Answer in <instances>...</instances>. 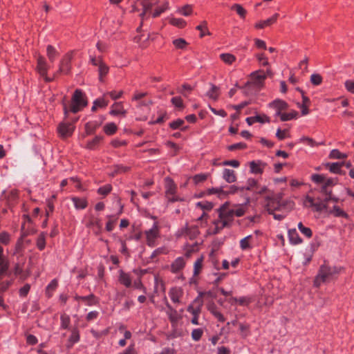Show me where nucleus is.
<instances>
[{
    "mask_svg": "<svg viewBox=\"0 0 354 354\" xmlns=\"http://www.w3.org/2000/svg\"><path fill=\"white\" fill-rule=\"evenodd\" d=\"M218 218L214 221L213 226L209 228V233L216 234L223 228L229 227L235 216L241 217L245 212V207L243 205L236 204L231 205L230 203L225 202L218 209Z\"/></svg>",
    "mask_w": 354,
    "mask_h": 354,
    "instance_id": "1",
    "label": "nucleus"
},
{
    "mask_svg": "<svg viewBox=\"0 0 354 354\" xmlns=\"http://www.w3.org/2000/svg\"><path fill=\"white\" fill-rule=\"evenodd\" d=\"M168 8L169 3L165 2L152 12L151 5L147 0H138L132 6V12L142 10L139 15L142 20H143L145 18H147L149 16H152L153 18L157 17L161 13L167 10Z\"/></svg>",
    "mask_w": 354,
    "mask_h": 354,
    "instance_id": "2",
    "label": "nucleus"
},
{
    "mask_svg": "<svg viewBox=\"0 0 354 354\" xmlns=\"http://www.w3.org/2000/svg\"><path fill=\"white\" fill-rule=\"evenodd\" d=\"M311 180L315 183L320 185L319 192L324 196V198L321 201L322 202L326 203L328 206V202L331 201L329 197L332 196V187L337 183V179L332 178H327L323 174H315L311 176Z\"/></svg>",
    "mask_w": 354,
    "mask_h": 354,
    "instance_id": "3",
    "label": "nucleus"
},
{
    "mask_svg": "<svg viewBox=\"0 0 354 354\" xmlns=\"http://www.w3.org/2000/svg\"><path fill=\"white\" fill-rule=\"evenodd\" d=\"M266 79V75L263 71L259 70L252 73L250 80L242 88L243 93L245 95L255 94L263 87Z\"/></svg>",
    "mask_w": 354,
    "mask_h": 354,
    "instance_id": "4",
    "label": "nucleus"
},
{
    "mask_svg": "<svg viewBox=\"0 0 354 354\" xmlns=\"http://www.w3.org/2000/svg\"><path fill=\"white\" fill-rule=\"evenodd\" d=\"M342 270L341 267L332 266L324 263L321 266L314 280V286L319 287L322 283H327L336 278Z\"/></svg>",
    "mask_w": 354,
    "mask_h": 354,
    "instance_id": "5",
    "label": "nucleus"
},
{
    "mask_svg": "<svg viewBox=\"0 0 354 354\" xmlns=\"http://www.w3.org/2000/svg\"><path fill=\"white\" fill-rule=\"evenodd\" d=\"M87 105L85 95L80 89H76L73 93L71 102L68 105L63 104L64 113L66 118H68L69 113H76L83 109Z\"/></svg>",
    "mask_w": 354,
    "mask_h": 354,
    "instance_id": "6",
    "label": "nucleus"
},
{
    "mask_svg": "<svg viewBox=\"0 0 354 354\" xmlns=\"http://www.w3.org/2000/svg\"><path fill=\"white\" fill-rule=\"evenodd\" d=\"M146 242L148 246L155 247L156 245V239L160 236V226L158 222H154L152 227L144 232Z\"/></svg>",
    "mask_w": 354,
    "mask_h": 354,
    "instance_id": "7",
    "label": "nucleus"
},
{
    "mask_svg": "<svg viewBox=\"0 0 354 354\" xmlns=\"http://www.w3.org/2000/svg\"><path fill=\"white\" fill-rule=\"evenodd\" d=\"M3 248L0 246V279L3 278L8 274V266L6 261L3 259ZM11 284V281L6 280L0 282V291H5Z\"/></svg>",
    "mask_w": 354,
    "mask_h": 354,
    "instance_id": "8",
    "label": "nucleus"
},
{
    "mask_svg": "<svg viewBox=\"0 0 354 354\" xmlns=\"http://www.w3.org/2000/svg\"><path fill=\"white\" fill-rule=\"evenodd\" d=\"M176 192V185L171 178H167L165 179V194L170 202H175L180 200L175 196Z\"/></svg>",
    "mask_w": 354,
    "mask_h": 354,
    "instance_id": "9",
    "label": "nucleus"
},
{
    "mask_svg": "<svg viewBox=\"0 0 354 354\" xmlns=\"http://www.w3.org/2000/svg\"><path fill=\"white\" fill-rule=\"evenodd\" d=\"M304 205L312 207L314 208L315 211L318 212H321L324 210H328V205L326 203L322 202V201L319 199V201L315 202L314 199L309 196L306 197L304 201Z\"/></svg>",
    "mask_w": 354,
    "mask_h": 354,
    "instance_id": "10",
    "label": "nucleus"
},
{
    "mask_svg": "<svg viewBox=\"0 0 354 354\" xmlns=\"http://www.w3.org/2000/svg\"><path fill=\"white\" fill-rule=\"evenodd\" d=\"M91 62L98 67L99 79L102 82L103 77L109 73V66L100 57H91Z\"/></svg>",
    "mask_w": 354,
    "mask_h": 354,
    "instance_id": "11",
    "label": "nucleus"
},
{
    "mask_svg": "<svg viewBox=\"0 0 354 354\" xmlns=\"http://www.w3.org/2000/svg\"><path fill=\"white\" fill-rule=\"evenodd\" d=\"M77 120V118H75L73 120V122H63L59 124L58 127V131L61 136L62 137H68L71 135H72L75 127L73 125V123L75 122Z\"/></svg>",
    "mask_w": 354,
    "mask_h": 354,
    "instance_id": "12",
    "label": "nucleus"
},
{
    "mask_svg": "<svg viewBox=\"0 0 354 354\" xmlns=\"http://www.w3.org/2000/svg\"><path fill=\"white\" fill-rule=\"evenodd\" d=\"M48 69V66L45 58L42 56H39L37 57V70L40 75L42 76L46 82H50L51 80L47 77Z\"/></svg>",
    "mask_w": 354,
    "mask_h": 354,
    "instance_id": "13",
    "label": "nucleus"
},
{
    "mask_svg": "<svg viewBox=\"0 0 354 354\" xmlns=\"http://www.w3.org/2000/svg\"><path fill=\"white\" fill-rule=\"evenodd\" d=\"M196 302L195 300L192 304L187 307V311L189 312L192 315L193 318L191 322L194 325H198V316L201 311L202 304H199L198 306H194V304Z\"/></svg>",
    "mask_w": 354,
    "mask_h": 354,
    "instance_id": "14",
    "label": "nucleus"
},
{
    "mask_svg": "<svg viewBox=\"0 0 354 354\" xmlns=\"http://www.w3.org/2000/svg\"><path fill=\"white\" fill-rule=\"evenodd\" d=\"M199 234L198 227L196 225L188 226L187 225L181 230L180 235L188 236L190 239H195Z\"/></svg>",
    "mask_w": 354,
    "mask_h": 354,
    "instance_id": "15",
    "label": "nucleus"
},
{
    "mask_svg": "<svg viewBox=\"0 0 354 354\" xmlns=\"http://www.w3.org/2000/svg\"><path fill=\"white\" fill-rule=\"evenodd\" d=\"M74 299L76 301H82L85 303L86 305L88 306H92L97 305L98 303L97 299L95 297V296L93 294H91L88 296H79L75 295L74 297Z\"/></svg>",
    "mask_w": 354,
    "mask_h": 354,
    "instance_id": "16",
    "label": "nucleus"
},
{
    "mask_svg": "<svg viewBox=\"0 0 354 354\" xmlns=\"http://www.w3.org/2000/svg\"><path fill=\"white\" fill-rule=\"evenodd\" d=\"M281 198V197L280 196H277L268 201L267 208L270 214H273L272 212L274 210L280 209L281 205L280 202Z\"/></svg>",
    "mask_w": 354,
    "mask_h": 354,
    "instance_id": "17",
    "label": "nucleus"
},
{
    "mask_svg": "<svg viewBox=\"0 0 354 354\" xmlns=\"http://www.w3.org/2000/svg\"><path fill=\"white\" fill-rule=\"evenodd\" d=\"M269 106L276 109V115H279L281 111L288 108V104L283 100H275L269 104Z\"/></svg>",
    "mask_w": 354,
    "mask_h": 354,
    "instance_id": "18",
    "label": "nucleus"
},
{
    "mask_svg": "<svg viewBox=\"0 0 354 354\" xmlns=\"http://www.w3.org/2000/svg\"><path fill=\"white\" fill-rule=\"evenodd\" d=\"M266 164L261 160L252 161L250 162V171L255 174H262Z\"/></svg>",
    "mask_w": 354,
    "mask_h": 354,
    "instance_id": "19",
    "label": "nucleus"
},
{
    "mask_svg": "<svg viewBox=\"0 0 354 354\" xmlns=\"http://www.w3.org/2000/svg\"><path fill=\"white\" fill-rule=\"evenodd\" d=\"M119 282L127 288H129L132 284V279L129 273L124 272L123 270H119Z\"/></svg>",
    "mask_w": 354,
    "mask_h": 354,
    "instance_id": "20",
    "label": "nucleus"
},
{
    "mask_svg": "<svg viewBox=\"0 0 354 354\" xmlns=\"http://www.w3.org/2000/svg\"><path fill=\"white\" fill-rule=\"evenodd\" d=\"M278 17H279V14L276 13L274 15H272L270 18H269L266 20L260 21L258 23H257L255 24V28H263L266 26H270L277 21Z\"/></svg>",
    "mask_w": 354,
    "mask_h": 354,
    "instance_id": "21",
    "label": "nucleus"
},
{
    "mask_svg": "<svg viewBox=\"0 0 354 354\" xmlns=\"http://www.w3.org/2000/svg\"><path fill=\"white\" fill-rule=\"evenodd\" d=\"M223 178L228 183L236 182V176L234 170L230 169H224L223 171Z\"/></svg>",
    "mask_w": 354,
    "mask_h": 354,
    "instance_id": "22",
    "label": "nucleus"
},
{
    "mask_svg": "<svg viewBox=\"0 0 354 354\" xmlns=\"http://www.w3.org/2000/svg\"><path fill=\"white\" fill-rule=\"evenodd\" d=\"M71 59V55L68 54L61 61L59 71L60 73H68L70 71V62Z\"/></svg>",
    "mask_w": 354,
    "mask_h": 354,
    "instance_id": "23",
    "label": "nucleus"
},
{
    "mask_svg": "<svg viewBox=\"0 0 354 354\" xmlns=\"http://www.w3.org/2000/svg\"><path fill=\"white\" fill-rule=\"evenodd\" d=\"M185 262L183 257H178L171 264V270L176 273L181 270L185 266Z\"/></svg>",
    "mask_w": 354,
    "mask_h": 354,
    "instance_id": "24",
    "label": "nucleus"
},
{
    "mask_svg": "<svg viewBox=\"0 0 354 354\" xmlns=\"http://www.w3.org/2000/svg\"><path fill=\"white\" fill-rule=\"evenodd\" d=\"M288 238L290 243L293 245H297L302 242V239L299 237L296 229L288 230Z\"/></svg>",
    "mask_w": 354,
    "mask_h": 354,
    "instance_id": "25",
    "label": "nucleus"
},
{
    "mask_svg": "<svg viewBox=\"0 0 354 354\" xmlns=\"http://www.w3.org/2000/svg\"><path fill=\"white\" fill-rule=\"evenodd\" d=\"M327 212L329 214L335 217H343L345 218H348V214L337 205H334L332 209L327 210Z\"/></svg>",
    "mask_w": 354,
    "mask_h": 354,
    "instance_id": "26",
    "label": "nucleus"
},
{
    "mask_svg": "<svg viewBox=\"0 0 354 354\" xmlns=\"http://www.w3.org/2000/svg\"><path fill=\"white\" fill-rule=\"evenodd\" d=\"M126 111L124 109L123 106L121 102H115L111 106V110L110 111V114L113 115H126Z\"/></svg>",
    "mask_w": 354,
    "mask_h": 354,
    "instance_id": "27",
    "label": "nucleus"
},
{
    "mask_svg": "<svg viewBox=\"0 0 354 354\" xmlns=\"http://www.w3.org/2000/svg\"><path fill=\"white\" fill-rule=\"evenodd\" d=\"M80 340V332L79 330L76 328H73L71 330V335L68 340V347H72L74 344L78 342Z\"/></svg>",
    "mask_w": 354,
    "mask_h": 354,
    "instance_id": "28",
    "label": "nucleus"
},
{
    "mask_svg": "<svg viewBox=\"0 0 354 354\" xmlns=\"http://www.w3.org/2000/svg\"><path fill=\"white\" fill-rule=\"evenodd\" d=\"M169 297L171 301L174 303H179L180 298L182 296V290L178 288H173L170 290Z\"/></svg>",
    "mask_w": 354,
    "mask_h": 354,
    "instance_id": "29",
    "label": "nucleus"
},
{
    "mask_svg": "<svg viewBox=\"0 0 354 354\" xmlns=\"http://www.w3.org/2000/svg\"><path fill=\"white\" fill-rule=\"evenodd\" d=\"M71 199L75 207L77 209H85L87 206V201L84 198L73 197Z\"/></svg>",
    "mask_w": 354,
    "mask_h": 354,
    "instance_id": "30",
    "label": "nucleus"
},
{
    "mask_svg": "<svg viewBox=\"0 0 354 354\" xmlns=\"http://www.w3.org/2000/svg\"><path fill=\"white\" fill-rule=\"evenodd\" d=\"M253 239L252 235H248L240 241V248L243 250H247L252 248L251 243Z\"/></svg>",
    "mask_w": 354,
    "mask_h": 354,
    "instance_id": "31",
    "label": "nucleus"
},
{
    "mask_svg": "<svg viewBox=\"0 0 354 354\" xmlns=\"http://www.w3.org/2000/svg\"><path fill=\"white\" fill-rule=\"evenodd\" d=\"M239 191H244V187H238L236 185H231L225 189L223 188V197H225L230 194H234L237 193Z\"/></svg>",
    "mask_w": 354,
    "mask_h": 354,
    "instance_id": "32",
    "label": "nucleus"
},
{
    "mask_svg": "<svg viewBox=\"0 0 354 354\" xmlns=\"http://www.w3.org/2000/svg\"><path fill=\"white\" fill-rule=\"evenodd\" d=\"M231 10L236 11L237 15H239V16L241 19H245L246 14H247V11L241 4H239V3L233 4L231 6Z\"/></svg>",
    "mask_w": 354,
    "mask_h": 354,
    "instance_id": "33",
    "label": "nucleus"
},
{
    "mask_svg": "<svg viewBox=\"0 0 354 354\" xmlns=\"http://www.w3.org/2000/svg\"><path fill=\"white\" fill-rule=\"evenodd\" d=\"M326 167L331 173H341L342 164L340 162H328L326 164Z\"/></svg>",
    "mask_w": 354,
    "mask_h": 354,
    "instance_id": "34",
    "label": "nucleus"
},
{
    "mask_svg": "<svg viewBox=\"0 0 354 354\" xmlns=\"http://www.w3.org/2000/svg\"><path fill=\"white\" fill-rule=\"evenodd\" d=\"M46 53H47V57L48 58V59L51 62H53L57 56L58 55V53L57 51L56 50V49L51 45H48L47 46V48H46Z\"/></svg>",
    "mask_w": 354,
    "mask_h": 354,
    "instance_id": "35",
    "label": "nucleus"
},
{
    "mask_svg": "<svg viewBox=\"0 0 354 354\" xmlns=\"http://www.w3.org/2000/svg\"><path fill=\"white\" fill-rule=\"evenodd\" d=\"M298 113L296 111H292L290 113H281L280 116L281 121H288L292 119L296 118Z\"/></svg>",
    "mask_w": 354,
    "mask_h": 354,
    "instance_id": "36",
    "label": "nucleus"
},
{
    "mask_svg": "<svg viewBox=\"0 0 354 354\" xmlns=\"http://www.w3.org/2000/svg\"><path fill=\"white\" fill-rule=\"evenodd\" d=\"M117 131V126L113 122H109L104 125V131L107 135H113Z\"/></svg>",
    "mask_w": 354,
    "mask_h": 354,
    "instance_id": "37",
    "label": "nucleus"
},
{
    "mask_svg": "<svg viewBox=\"0 0 354 354\" xmlns=\"http://www.w3.org/2000/svg\"><path fill=\"white\" fill-rule=\"evenodd\" d=\"M103 140V136H96L93 140L87 142L86 147L89 149H93Z\"/></svg>",
    "mask_w": 354,
    "mask_h": 354,
    "instance_id": "38",
    "label": "nucleus"
},
{
    "mask_svg": "<svg viewBox=\"0 0 354 354\" xmlns=\"http://www.w3.org/2000/svg\"><path fill=\"white\" fill-rule=\"evenodd\" d=\"M203 258L201 257L198 258L194 264V275L197 276L201 271L203 268Z\"/></svg>",
    "mask_w": 354,
    "mask_h": 354,
    "instance_id": "39",
    "label": "nucleus"
},
{
    "mask_svg": "<svg viewBox=\"0 0 354 354\" xmlns=\"http://www.w3.org/2000/svg\"><path fill=\"white\" fill-rule=\"evenodd\" d=\"M223 62L227 64H232L236 59V57L230 53H223L220 55Z\"/></svg>",
    "mask_w": 354,
    "mask_h": 354,
    "instance_id": "40",
    "label": "nucleus"
},
{
    "mask_svg": "<svg viewBox=\"0 0 354 354\" xmlns=\"http://www.w3.org/2000/svg\"><path fill=\"white\" fill-rule=\"evenodd\" d=\"M99 125L95 122H88L85 124V131L86 134H92Z\"/></svg>",
    "mask_w": 354,
    "mask_h": 354,
    "instance_id": "41",
    "label": "nucleus"
},
{
    "mask_svg": "<svg viewBox=\"0 0 354 354\" xmlns=\"http://www.w3.org/2000/svg\"><path fill=\"white\" fill-rule=\"evenodd\" d=\"M58 282L56 279L52 280L46 287V293L48 297L52 296L51 292L54 291L57 287Z\"/></svg>",
    "mask_w": 354,
    "mask_h": 354,
    "instance_id": "42",
    "label": "nucleus"
},
{
    "mask_svg": "<svg viewBox=\"0 0 354 354\" xmlns=\"http://www.w3.org/2000/svg\"><path fill=\"white\" fill-rule=\"evenodd\" d=\"M329 157L333 159H344L347 157V155L341 153L338 149H333L330 152Z\"/></svg>",
    "mask_w": 354,
    "mask_h": 354,
    "instance_id": "43",
    "label": "nucleus"
},
{
    "mask_svg": "<svg viewBox=\"0 0 354 354\" xmlns=\"http://www.w3.org/2000/svg\"><path fill=\"white\" fill-rule=\"evenodd\" d=\"M169 23L171 25L178 28H183L186 25V21L184 19L180 18H171L169 19Z\"/></svg>",
    "mask_w": 354,
    "mask_h": 354,
    "instance_id": "44",
    "label": "nucleus"
},
{
    "mask_svg": "<svg viewBox=\"0 0 354 354\" xmlns=\"http://www.w3.org/2000/svg\"><path fill=\"white\" fill-rule=\"evenodd\" d=\"M106 95H107L106 93L104 94L103 97L97 98L94 101V103L97 106L98 108H104L108 105L109 100H106Z\"/></svg>",
    "mask_w": 354,
    "mask_h": 354,
    "instance_id": "45",
    "label": "nucleus"
},
{
    "mask_svg": "<svg viewBox=\"0 0 354 354\" xmlns=\"http://www.w3.org/2000/svg\"><path fill=\"white\" fill-rule=\"evenodd\" d=\"M184 124V120H182V119H177L175 121H173L169 123V127L171 129H181L182 130H185L187 129V127H182V125Z\"/></svg>",
    "mask_w": 354,
    "mask_h": 354,
    "instance_id": "46",
    "label": "nucleus"
},
{
    "mask_svg": "<svg viewBox=\"0 0 354 354\" xmlns=\"http://www.w3.org/2000/svg\"><path fill=\"white\" fill-rule=\"evenodd\" d=\"M298 228L299 231L306 237L310 238L312 236V230L309 227L304 226L302 223H299Z\"/></svg>",
    "mask_w": 354,
    "mask_h": 354,
    "instance_id": "47",
    "label": "nucleus"
},
{
    "mask_svg": "<svg viewBox=\"0 0 354 354\" xmlns=\"http://www.w3.org/2000/svg\"><path fill=\"white\" fill-rule=\"evenodd\" d=\"M196 207H200L201 209L209 211L213 208L214 205L211 202L201 201V202H198L196 203Z\"/></svg>",
    "mask_w": 354,
    "mask_h": 354,
    "instance_id": "48",
    "label": "nucleus"
},
{
    "mask_svg": "<svg viewBox=\"0 0 354 354\" xmlns=\"http://www.w3.org/2000/svg\"><path fill=\"white\" fill-rule=\"evenodd\" d=\"M60 319L61 328L64 329L68 328L71 323L70 317L66 314H64L61 315Z\"/></svg>",
    "mask_w": 354,
    "mask_h": 354,
    "instance_id": "49",
    "label": "nucleus"
},
{
    "mask_svg": "<svg viewBox=\"0 0 354 354\" xmlns=\"http://www.w3.org/2000/svg\"><path fill=\"white\" fill-rule=\"evenodd\" d=\"M174 46L178 49H184L187 45V41L182 38L176 39L173 41Z\"/></svg>",
    "mask_w": 354,
    "mask_h": 354,
    "instance_id": "50",
    "label": "nucleus"
},
{
    "mask_svg": "<svg viewBox=\"0 0 354 354\" xmlns=\"http://www.w3.org/2000/svg\"><path fill=\"white\" fill-rule=\"evenodd\" d=\"M218 88L217 86H216L215 85H212L211 88L207 92V95L211 99L216 100L218 96Z\"/></svg>",
    "mask_w": 354,
    "mask_h": 354,
    "instance_id": "51",
    "label": "nucleus"
},
{
    "mask_svg": "<svg viewBox=\"0 0 354 354\" xmlns=\"http://www.w3.org/2000/svg\"><path fill=\"white\" fill-rule=\"evenodd\" d=\"M239 325L241 335L247 337L250 333V325L245 323H239Z\"/></svg>",
    "mask_w": 354,
    "mask_h": 354,
    "instance_id": "52",
    "label": "nucleus"
},
{
    "mask_svg": "<svg viewBox=\"0 0 354 354\" xmlns=\"http://www.w3.org/2000/svg\"><path fill=\"white\" fill-rule=\"evenodd\" d=\"M207 193L209 194H218L219 197H223V187L209 189Z\"/></svg>",
    "mask_w": 354,
    "mask_h": 354,
    "instance_id": "53",
    "label": "nucleus"
},
{
    "mask_svg": "<svg viewBox=\"0 0 354 354\" xmlns=\"http://www.w3.org/2000/svg\"><path fill=\"white\" fill-rule=\"evenodd\" d=\"M310 82L315 86H318L322 82V77L319 74H313L310 76Z\"/></svg>",
    "mask_w": 354,
    "mask_h": 354,
    "instance_id": "54",
    "label": "nucleus"
},
{
    "mask_svg": "<svg viewBox=\"0 0 354 354\" xmlns=\"http://www.w3.org/2000/svg\"><path fill=\"white\" fill-rule=\"evenodd\" d=\"M10 241V236L6 232L0 233V243L4 245H8Z\"/></svg>",
    "mask_w": 354,
    "mask_h": 354,
    "instance_id": "55",
    "label": "nucleus"
},
{
    "mask_svg": "<svg viewBox=\"0 0 354 354\" xmlns=\"http://www.w3.org/2000/svg\"><path fill=\"white\" fill-rule=\"evenodd\" d=\"M203 333V331L201 328L194 329L192 332V337L194 341H198L201 338Z\"/></svg>",
    "mask_w": 354,
    "mask_h": 354,
    "instance_id": "56",
    "label": "nucleus"
},
{
    "mask_svg": "<svg viewBox=\"0 0 354 354\" xmlns=\"http://www.w3.org/2000/svg\"><path fill=\"white\" fill-rule=\"evenodd\" d=\"M196 29L201 31V37H204L206 34L209 35V32L207 29V22L203 21L201 25L196 27Z\"/></svg>",
    "mask_w": 354,
    "mask_h": 354,
    "instance_id": "57",
    "label": "nucleus"
},
{
    "mask_svg": "<svg viewBox=\"0 0 354 354\" xmlns=\"http://www.w3.org/2000/svg\"><path fill=\"white\" fill-rule=\"evenodd\" d=\"M46 245L45 237L44 234H40L37 239V246L39 250H42Z\"/></svg>",
    "mask_w": 354,
    "mask_h": 354,
    "instance_id": "58",
    "label": "nucleus"
},
{
    "mask_svg": "<svg viewBox=\"0 0 354 354\" xmlns=\"http://www.w3.org/2000/svg\"><path fill=\"white\" fill-rule=\"evenodd\" d=\"M171 102L173 105L179 109H183L184 107L183 100L180 97H174L171 98Z\"/></svg>",
    "mask_w": 354,
    "mask_h": 354,
    "instance_id": "59",
    "label": "nucleus"
},
{
    "mask_svg": "<svg viewBox=\"0 0 354 354\" xmlns=\"http://www.w3.org/2000/svg\"><path fill=\"white\" fill-rule=\"evenodd\" d=\"M111 185L108 184L100 187L97 190V192L101 195L106 196L111 191Z\"/></svg>",
    "mask_w": 354,
    "mask_h": 354,
    "instance_id": "60",
    "label": "nucleus"
},
{
    "mask_svg": "<svg viewBox=\"0 0 354 354\" xmlns=\"http://www.w3.org/2000/svg\"><path fill=\"white\" fill-rule=\"evenodd\" d=\"M192 90V87L187 84H185L182 86V88L178 89V92L181 93L183 96H187V92H190Z\"/></svg>",
    "mask_w": 354,
    "mask_h": 354,
    "instance_id": "61",
    "label": "nucleus"
},
{
    "mask_svg": "<svg viewBox=\"0 0 354 354\" xmlns=\"http://www.w3.org/2000/svg\"><path fill=\"white\" fill-rule=\"evenodd\" d=\"M251 301L252 299L249 297H241L238 298V304L240 306H247L251 303Z\"/></svg>",
    "mask_w": 354,
    "mask_h": 354,
    "instance_id": "62",
    "label": "nucleus"
},
{
    "mask_svg": "<svg viewBox=\"0 0 354 354\" xmlns=\"http://www.w3.org/2000/svg\"><path fill=\"white\" fill-rule=\"evenodd\" d=\"M178 12L184 15V16H189L191 15L192 12V8L189 5H187L183 8H181Z\"/></svg>",
    "mask_w": 354,
    "mask_h": 354,
    "instance_id": "63",
    "label": "nucleus"
},
{
    "mask_svg": "<svg viewBox=\"0 0 354 354\" xmlns=\"http://www.w3.org/2000/svg\"><path fill=\"white\" fill-rule=\"evenodd\" d=\"M344 84L348 92L354 93V80H346Z\"/></svg>",
    "mask_w": 354,
    "mask_h": 354,
    "instance_id": "64",
    "label": "nucleus"
}]
</instances>
